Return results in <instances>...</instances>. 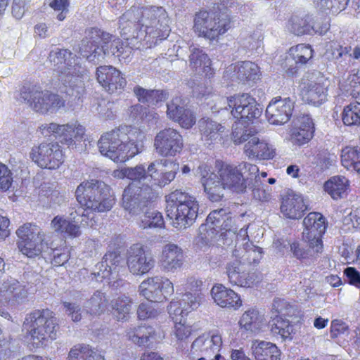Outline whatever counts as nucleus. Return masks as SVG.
I'll return each instance as SVG.
<instances>
[{
  "instance_id": "f257e3e1",
  "label": "nucleus",
  "mask_w": 360,
  "mask_h": 360,
  "mask_svg": "<svg viewBox=\"0 0 360 360\" xmlns=\"http://www.w3.org/2000/svg\"><path fill=\"white\" fill-rule=\"evenodd\" d=\"M198 174L207 198L212 202H219L224 197L228 189L238 194L252 190L253 198L267 201L271 196L269 190L264 188L256 165L242 162L237 165L222 163L217 173L211 172L210 167L201 164Z\"/></svg>"
},
{
  "instance_id": "f03ea898",
  "label": "nucleus",
  "mask_w": 360,
  "mask_h": 360,
  "mask_svg": "<svg viewBox=\"0 0 360 360\" xmlns=\"http://www.w3.org/2000/svg\"><path fill=\"white\" fill-rule=\"evenodd\" d=\"M169 22L167 13L162 6H133L120 18V27L124 34H128L127 28L130 27L136 32V37L144 39L147 47L155 45L158 39L168 37Z\"/></svg>"
},
{
  "instance_id": "7ed1b4c3",
  "label": "nucleus",
  "mask_w": 360,
  "mask_h": 360,
  "mask_svg": "<svg viewBox=\"0 0 360 360\" xmlns=\"http://www.w3.org/2000/svg\"><path fill=\"white\" fill-rule=\"evenodd\" d=\"M49 60L58 80L70 89L65 92L76 97L82 94L84 82L89 75L88 70L80 65L79 58L68 49L56 48L50 51Z\"/></svg>"
},
{
  "instance_id": "20e7f679",
  "label": "nucleus",
  "mask_w": 360,
  "mask_h": 360,
  "mask_svg": "<svg viewBox=\"0 0 360 360\" xmlns=\"http://www.w3.org/2000/svg\"><path fill=\"white\" fill-rule=\"evenodd\" d=\"M136 129L129 125L119 127L105 133L100 138L98 146L100 153L115 162H124L139 153V149L131 136Z\"/></svg>"
},
{
  "instance_id": "39448f33",
  "label": "nucleus",
  "mask_w": 360,
  "mask_h": 360,
  "mask_svg": "<svg viewBox=\"0 0 360 360\" xmlns=\"http://www.w3.org/2000/svg\"><path fill=\"white\" fill-rule=\"evenodd\" d=\"M24 327L34 347L39 348L57 338L59 328L55 314L49 309H36L27 314Z\"/></svg>"
},
{
  "instance_id": "423d86ee",
  "label": "nucleus",
  "mask_w": 360,
  "mask_h": 360,
  "mask_svg": "<svg viewBox=\"0 0 360 360\" xmlns=\"http://www.w3.org/2000/svg\"><path fill=\"white\" fill-rule=\"evenodd\" d=\"M167 215L174 227L184 230L191 226L198 217V203L185 191L176 189L167 197Z\"/></svg>"
},
{
  "instance_id": "0eeeda50",
  "label": "nucleus",
  "mask_w": 360,
  "mask_h": 360,
  "mask_svg": "<svg viewBox=\"0 0 360 360\" xmlns=\"http://www.w3.org/2000/svg\"><path fill=\"white\" fill-rule=\"evenodd\" d=\"M75 196L80 205L92 211L105 212L115 204L110 186L97 179L82 182L76 189Z\"/></svg>"
},
{
  "instance_id": "6e6552de",
  "label": "nucleus",
  "mask_w": 360,
  "mask_h": 360,
  "mask_svg": "<svg viewBox=\"0 0 360 360\" xmlns=\"http://www.w3.org/2000/svg\"><path fill=\"white\" fill-rule=\"evenodd\" d=\"M233 125L231 139L236 144L245 143L244 153L249 158L269 160L274 158V149L263 139H260L255 129Z\"/></svg>"
},
{
  "instance_id": "1a4fd4ad",
  "label": "nucleus",
  "mask_w": 360,
  "mask_h": 360,
  "mask_svg": "<svg viewBox=\"0 0 360 360\" xmlns=\"http://www.w3.org/2000/svg\"><path fill=\"white\" fill-rule=\"evenodd\" d=\"M20 97L30 103L31 108L41 114L56 113L65 106V100L58 94L49 91H41L36 88L23 87Z\"/></svg>"
},
{
  "instance_id": "9d476101",
  "label": "nucleus",
  "mask_w": 360,
  "mask_h": 360,
  "mask_svg": "<svg viewBox=\"0 0 360 360\" xmlns=\"http://www.w3.org/2000/svg\"><path fill=\"white\" fill-rule=\"evenodd\" d=\"M157 197L151 186L138 187L129 184L122 194V206L131 216H137L147 209Z\"/></svg>"
},
{
  "instance_id": "9b49d317",
  "label": "nucleus",
  "mask_w": 360,
  "mask_h": 360,
  "mask_svg": "<svg viewBox=\"0 0 360 360\" xmlns=\"http://www.w3.org/2000/svg\"><path fill=\"white\" fill-rule=\"evenodd\" d=\"M16 234L19 238L18 249L27 257L39 256L47 245L44 243V236L41 233V229L35 224H23L18 229Z\"/></svg>"
},
{
  "instance_id": "f8f14e48",
  "label": "nucleus",
  "mask_w": 360,
  "mask_h": 360,
  "mask_svg": "<svg viewBox=\"0 0 360 360\" xmlns=\"http://www.w3.org/2000/svg\"><path fill=\"white\" fill-rule=\"evenodd\" d=\"M221 102L227 104L233 117L245 122L259 117L262 112V108L255 98L248 94H235L227 98H221Z\"/></svg>"
},
{
  "instance_id": "ddd939ff",
  "label": "nucleus",
  "mask_w": 360,
  "mask_h": 360,
  "mask_svg": "<svg viewBox=\"0 0 360 360\" xmlns=\"http://www.w3.org/2000/svg\"><path fill=\"white\" fill-rule=\"evenodd\" d=\"M112 37V34L100 29L91 27L85 31V37L81 41L79 53L89 62L94 64L103 60V54L98 44H106Z\"/></svg>"
},
{
  "instance_id": "4468645a",
  "label": "nucleus",
  "mask_w": 360,
  "mask_h": 360,
  "mask_svg": "<svg viewBox=\"0 0 360 360\" xmlns=\"http://www.w3.org/2000/svg\"><path fill=\"white\" fill-rule=\"evenodd\" d=\"M30 158L39 167L56 169L63 162V154L56 142H44L32 148Z\"/></svg>"
},
{
  "instance_id": "2eb2a0df",
  "label": "nucleus",
  "mask_w": 360,
  "mask_h": 360,
  "mask_svg": "<svg viewBox=\"0 0 360 360\" xmlns=\"http://www.w3.org/2000/svg\"><path fill=\"white\" fill-rule=\"evenodd\" d=\"M153 146L160 156L174 157L180 153L183 149V136L175 129L165 128L156 134Z\"/></svg>"
},
{
  "instance_id": "dca6fc26",
  "label": "nucleus",
  "mask_w": 360,
  "mask_h": 360,
  "mask_svg": "<svg viewBox=\"0 0 360 360\" xmlns=\"http://www.w3.org/2000/svg\"><path fill=\"white\" fill-rule=\"evenodd\" d=\"M140 295L150 302H162L174 292V286L168 278L160 276L148 278L139 287Z\"/></svg>"
},
{
  "instance_id": "f3484780",
  "label": "nucleus",
  "mask_w": 360,
  "mask_h": 360,
  "mask_svg": "<svg viewBox=\"0 0 360 360\" xmlns=\"http://www.w3.org/2000/svg\"><path fill=\"white\" fill-rule=\"evenodd\" d=\"M272 309L275 310L278 315L272 318L269 322V327L274 335H279L285 340L290 338L293 331V326L288 319L283 316H292L295 314L294 307L289 304L285 300L281 299L274 300Z\"/></svg>"
},
{
  "instance_id": "a211bd4d",
  "label": "nucleus",
  "mask_w": 360,
  "mask_h": 360,
  "mask_svg": "<svg viewBox=\"0 0 360 360\" xmlns=\"http://www.w3.org/2000/svg\"><path fill=\"white\" fill-rule=\"evenodd\" d=\"M28 288L17 279H4L0 286V302L11 308H17L28 301Z\"/></svg>"
},
{
  "instance_id": "6ab92c4d",
  "label": "nucleus",
  "mask_w": 360,
  "mask_h": 360,
  "mask_svg": "<svg viewBox=\"0 0 360 360\" xmlns=\"http://www.w3.org/2000/svg\"><path fill=\"white\" fill-rule=\"evenodd\" d=\"M179 169V164L173 161L155 160L148 165L149 175L146 180L150 181L151 188L153 186L164 187L175 179Z\"/></svg>"
},
{
  "instance_id": "aec40b11",
  "label": "nucleus",
  "mask_w": 360,
  "mask_h": 360,
  "mask_svg": "<svg viewBox=\"0 0 360 360\" xmlns=\"http://www.w3.org/2000/svg\"><path fill=\"white\" fill-rule=\"evenodd\" d=\"M224 77L233 82L250 86L259 79V68L257 64L250 61L231 64L226 68Z\"/></svg>"
},
{
  "instance_id": "412c9836",
  "label": "nucleus",
  "mask_w": 360,
  "mask_h": 360,
  "mask_svg": "<svg viewBox=\"0 0 360 360\" xmlns=\"http://www.w3.org/2000/svg\"><path fill=\"white\" fill-rule=\"evenodd\" d=\"M315 79L309 81L302 90V99L314 105L319 106L326 101L330 81L318 72Z\"/></svg>"
},
{
  "instance_id": "4be33fe9",
  "label": "nucleus",
  "mask_w": 360,
  "mask_h": 360,
  "mask_svg": "<svg viewBox=\"0 0 360 360\" xmlns=\"http://www.w3.org/2000/svg\"><path fill=\"white\" fill-rule=\"evenodd\" d=\"M127 264L131 274L143 275L153 268L155 260L141 244L136 243L127 250Z\"/></svg>"
},
{
  "instance_id": "5701e85b",
  "label": "nucleus",
  "mask_w": 360,
  "mask_h": 360,
  "mask_svg": "<svg viewBox=\"0 0 360 360\" xmlns=\"http://www.w3.org/2000/svg\"><path fill=\"white\" fill-rule=\"evenodd\" d=\"M205 226L217 233H220V236L224 238L228 235H235L238 230L230 215V212L224 208L211 212L206 219Z\"/></svg>"
},
{
  "instance_id": "b1692460",
  "label": "nucleus",
  "mask_w": 360,
  "mask_h": 360,
  "mask_svg": "<svg viewBox=\"0 0 360 360\" xmlns=\"http://www.w3.org/2000/svg\"><path fill=\"white\" fill-rule=\"evenodd\" d=\"M96 77L99 84L109 94L121 91L127 84L122 72L112 65L97 68Z\"/></svg>"
},
{
  "instance_id": "393cba45",
  "label": "nucleus",
  "mask_w": 360,
  "mask_h": 360,
  "mask_svg": "<svg viewBox=\"0 0 360 360\" xmlns=\"http://www.w3.org/2000/svg\"><path fill=\"white\" fill-rule=\"evenodd\" d=\"M293 108L294 102L290 98L272 100L266 109V118L272 124H283L290 120Z\"/></svg>"
},
{
  "instance_id": "a878e982",
  "label": "nucleus",
  "mask_w": 360,
  "mask_h": 360,
  "mask_svg": "<svg viewBox=\"0 0 360 360\" xmlns=\"http://www.w3.org/2000/svg\"><path fill=\"white\" fill-rule=\"evenodd\" d=\"M314 51L311 46L304 44L292 46L288 51V56L284 63V68L288 75L297 73L298 65H304L313 57Z\"/></svg>"
},
{
  "instance_id": "bb28decb",
  "label": "nucleus",
  "mask_w": 360,
  "mask_h": 360,
  "mask_svg": "<svg viewBox=\"0 0 360 360\" xmlns=\"http://www.w3.org/2000/svg\"><path fill=\"white\" fill-rule=\"evenodd\" d=\"M200 299L198 295L188 292L183 295L179 301L171 302L168 306V313L174 322H179L181 318L185 321L184 316L199 307Z\"/></svg>"
},
{
  "instance_id": "cd10ccee",
  "label": "nucleus",
  "mask_w": 360,
  "mask_h": 360,
  "mask_svg": "<svg viewBox=\"0 0 360 360\" xmlns=\"http://www.w3.org/2000/svg\"><path fill=\"white\" fill-rule=\"evenodd\" d=\"M184 259L181 248L176 244L169 243L162 249L160 266L165 272L174 273L181 268Z\"/></svg>"
},
{
  "instance_id": "c85d7f7f",
  "label": "nucleus",
  "mask_w": 360,
  "mask_h": 360,
  "mask_svg": "<svg viewBox=\"0 0 360 360\" xmlns=\"http://www.w3.org/2000/svg\"><path fill=\"white\" fill-rule=\"evenodd\" d=\"M314 131L312 119L308 115H303L297 119V123L291 129L290 141L293 144L304 145L311 139Z\"/></svg>"
},
{
  "instance_id": "c756f323",
  "label": "nucleus",
  "mask_w": 360,
  "mask_h": 360,
  "mask_svg": "<svg viewBox=\"0 0 360 360\" xmlns=\"http://www.w3.org/2000/svg\"><path fill=\"white\" fill-rule=\"evenodd\" d=\"M222 345V338L219 334H203L197 338L191 345V351L200 354L217 355Z\"/></svg>"
},
{
  "instance_id": "7c9ffc66",
  "label": "nucleus",
  "mask_w": 360,
  "mask_h": 360,
  "mask_svg": "<svg viewBox=\"0 0 360 360\" xmlns=\"http://www.w3.org/2000/svg\"><path fill=\"white\" fill-rule=\"evenodd\" d=\"M307 206L301 195L295 193L292 191L283 197L281 211L284 216L289 219H296L301 218Z\"/></svg>"
},
{
  "instance_id": "2f4dec72",
  "label": "nucleus",
  "mask_w": 360,
  "mask_h": 360,
  "mask_svg": "<svg viewBox=\"0 0 360 360\" xmlns=\"http://www.w3.org/2000/svg\"><path fill=\"white\" fill-rule=\"evenodd\" d=\"M211 295L214 302L221 307L236 309L241 306L242 301L238 294L221 284L214 285Z\"/></svg>"
},
{
  "instance_id": "473e14b6",
  "label": "nucleus",
  "mask_w": 360,
  "mask_h": 360,
  "mask_svg": "<svg viewBox=\"0 0 360 360\" xmlns=\"http://www.w3.org/2000/svg\"><path fill=\"white\" fill-rule=\"evenodd\" d=\"M120 22V20L119 21ZM119 28L120 29L121 36L124 39V41H122L121 44V51L118 53L117 57L120 60H124V61H128L130 59V57L132 53V51L134 49H140L142 47L147 46L146 43H145L144 39L136 37V32L128 27L127 31L128 34H124V30L120 27V25H119Z\"/></svg>"
},
{
  "instance_id": "72a5a7b5",
  "label": "nucleus",
  "mask_w": 360,
  "mask_h": 360,
  "mask_svg": "<svg viewBox=\"0 0 360 360\" xmlns=\"http://www.w3.org/2000/svg\"><path fill=\"white\" fill-rule=\"evenodd\" d=\"M250 349L255 360L281 359V352L271 342L254 340L252 341Z\"/></svg>"
},
{
  "instance_id": "f704fd0d",
  "label": "nucleus",
  "mask_w": 360,
  "mask_h": 360,
  "mask_svg": "<svg viewBox=\"0 0 360 360\" xmlns=\"http://www.w3.org/2000/svg\"><path fill=\"white\" fill-rule=\"evenodd\" d=\"M39 129L43 134L53 135L61 143L70 145L73 142L74 125H72V123L66 124L45 123L39 127Z\"/></svg>"
},
{
  "instance_id": "c9c22d12",
  "label": "nucleus",
  "mask_w": 360,
  "mask_h": 360,
  "mask_svg": "<svg viewBox=\"0 0 360 360\" xmlns=\"http://www.w3.org/2000/svg\"><path fill=\"white\" fill-rule=\"evenodd\" d=\"M155 336V329L148 326H132L127 330L128 340L139 346L149 347L156 341Z\"/></svg>"
},
{
  "instance_id": "e433bc0d",
  "label": "nucleus",
  "mask_w": 360,
  "mask_h": 360,
  "mask_svg": "<svg viewBox=\"0 0 360 360\" xmlns=\"http://www.w3.org/2000/svg\"><path fill=\"white\" fill-rule=\"evenodd\" d=\"M198 125L202 139L209 145L220 140L225 129L221 124L208 117L201 118Z\"/></svg>"
},
{
  "instance_id": "4c0bfd02",
  "label": "nucleus",
  "mask_w": 360,
  "mask_h": 360,
  "mask_svg": "<svg viewBox=\"0 0 360 360\" xmlns=\"http://www.w3.org/2000/svg\"><path fill=\"white\" fill-rule=\"evenodd\" d=\"M303 237H322L326 231L325 218L319 212H310L303 220Z\"/></svg>"
},
{
  "instance_id": "58836bf2",
  "label": "nucleus",
  "mask_w": 360,
  "mask_h": 360,
  "mask_svg": "<svg viewBox=\"0 0 360 360\" xmlns=\"http://www.w3.org/2000/svg\"><path fill=\"white\" fill-rule=\"evenodd\" d=\"M148 175V165L146 167L143 165L124 168L122 171L115 173L116 176L127 177L132 181L130 184H136L138 187L150 186V181L146 180V176Z\"/></svg>"
},
{
  "instance_id": "ea45409f",
  "label": "nucleus",
  "mask_w": 360,
  "mask_h": 360,
  "mask_svg": "<svg viewBox=\"0 0 360 360\" xmlns=\"http://www.w3.org/2000/svg\"><path fill=\"white\" fill-rule=\"evenodd\" d=\"M68 360H105L103 354L89 345L77 344L72 347Z\"/></svg>"
},
{
  "instance_id": "a19ab883",
  "label": "nucleus",
  "mask_w": 360,
  "mask_h": 360,
  "mask_svg": "<svg viewBox=\"0 0 360 360\" xmlns=\"http://www.w3.org/2000/svg\"><path fill=\"white\" fill-rule=\"evenodd\" d=\"M239 323L247 331L258 332L264 325V315L257 309L251 308L243 313Z\"/></svg>"
},
{
  "instance_id": "79ce46f5",
  "label": "nucleus",
  "mask_w": 360,
  "mask_h": 360,
  "mask_svg": "<svg viewBox=\"0 0 360 360\" xmlns=\"http://www.w3.org/2000/svg\"><path fill=\"white\" fill-rule=\"evenodd\" d=\"M349 180L343 176H335L324 184V190L334 200L344 198L349 188Z\"/></svg>"
},
{
  "instance_id": "37998d69",
  "label": "nucleus",
  "mask_w": 360,
  "mask_h": 360,
  "mask_svg": "<svg viewBox=\"0 0 360 360\" xmlns=\"http://www.w3.org/2000/svg\"><path fill=\"white\" fill-rule=\"evenodd\" d=\"M189 49L191 52L189 56L191 67L199 72L202 69V72L207 75L208 72L211 70V61L207 55L203 50L193 46H190Z\"/></svg>"
},
{
  "instance_id": "c03bdc74",
  "label": "nucleus",
  "mask_w": 360,
  "mask_h": 360,
  "mask_svg": "<svg viewBox=\"0 0 360 360\" xmlns=\"http://www.w3.org/2000/svg\"><path fill=\"white\" fill-rule=\"evenodd\" d=\"M134 93L139 102L148 105H156L159 102L165 101L168 96L165 91L148 90L141 86H135Z\"/></svg>"
},
{
  "instance_id": "a18cd8bd",
  "label": "nucleus",
  "mask_w": 360,
  "mask_h": 360,
  "mask_svg": "<svg viewBox=\"0 0 360 360\" xmlns=\"http://www.w3.org/2000/svg\"><path fill=\"white\" fill-rule=\"evenodd\" d=\"M233 255L242 259L243 263L257 264L262 257V249L251 243H243V249H236Z\"/></svg>"
},
{
  "instance_id": "49530a36",
  "label": "nucleus",
  "mask_w": 360,
  "mask_h": 360,
  "mask_svg": "<svg viewBox=\"0 0 360 360\" xmlns=\"http://www.w3.org/2000/svg\"><path fill=\"white\" fill-rule=\"evenodd\" d=\"M132 300L124 295L111 301L110 305L113 316L117 321H126L131 311Z\"/></svg>"
},
{
  "instance_id": "de8ad7c7",
  "label": "nucleus",
  "mask_w": 360,
  "mask_h": 360,
  "mask_svg": "<svg viewBox=\"0 0 360 360\" xmlns=\"http://www.w3.org/2000/svg\"><path fill=\"white\" fill-rule=\"evenodd\" d=\"M342 165L347 169H352L360 174V148L346 147L342 150Z\"/></svg>"
},
{
  "instance_id": "09e8293b",
  "label": "nucleus",
  "mask_w": 360,
  "mask_h": 360,
  "mask_svg": "<svg viewBox=\"0 0 360 360\" xmlns=\"http://www.w3.org/2000/svg\"><path fill=\"white\" fill-rule=\"evenodd\" d=\"M107 299L103 292L97 290L91 298L86 301L84 307L86 314L91 316H98L103 313L106 307Z\"/></svg>"
},
{
  "instance_id": "8fccbe9b",
  "label": "nucleus",
  "mask_w": 360,
  "mask_h": 360,
  "mask_svg": "<svg viewBox=\"0 0 360 360\" xmlns=\"http://www.w3.org/2000/svg\"><path fill=\"white\" fill-rule=\"evenodd\" d=\"M164 226L165 221L161 212L155 210L146 209V212L139 224V226L141 229H161L164 227Z\"/></svg>"
},
{
  "instance_id": "3c124183",
  "label": "nucleus",
  "mask_w": 360,
  "mask_h": 360,
  "mask_svg": "<svg viewBox=\"0 0 360 360\" xmlns=\"http://www.w3.org/2000/svg\"><path fill=\"white\" fill-rule=\"evenodd\" d=\"M290 31L297 36L310 34L312 32H316L314 26L311 25V19L309 16L305 18L293 16L290 20Z\"/></svg>"
},
{
  "instance_id": "603ef678",
  "label": "nucleus",
  "mask_w": 360,
  "mask_h": 360,
  "mask_svg": "<svg viewBox=\"0 0 360 360\" xmlns=\"http://www.w3.org/2000/svg\"><path fill=\"white\" fill-rule=\"evenodd\" d=\"M52 228L55 231L66 233L69 236L77 237L80 235V227L73 224L62 217L56 216L51 221Z\"/></svg>"
},
{
  "instance_id": "864d4df0",
  "label": "nucleus",
  "mask_w": 360,
  "mask_h": 360,
  "mask_svg": "<svg viewBox=\"0 0 360 360\" xmlns=\"http://www.w3.org/2000/svg\"><path fill=\"white\" fill-rule=\"evenodd\" d=\"M342 119L347 126L360 127V103L353 102L345 106Z\"/></svg>"
},
{
  "instance_id": "5fc2aeb1",
  "label": "nucleus",
  "mask_w": 360,
  "mask_h": 360,
  "mask_svg": "<svg viewBox=\"0 0 360 360\" xmlns=\"http://www.w3.org/2000/svg\"><path fill=\"white\" fill-rule=\"evenodd\" d=\"M352 47L342 46L339 44L332 42L330 46L327 49L325 56L327 59L335 61V63H341L347 55H350Z\"/></svg>"
},
{
  "instance_id": "6e6d98bb",
  "label": "nucleus",
  "mask_w": 360,
  "mask_h": 360,
  "mask_svg": "<svg viewBox=\"0 0 360 360\" xmlns=\"http://www.w3.org/2000/svg\"><path fill=\"white\" fill-rule=\"evenodd\" d=\"M103 120H114L116 117L115 103L105 99L98 101L94 110Z\"/></svg>"
},
{
  "instance_id": "4d7b16f0",
  "label": "nucleus",
  "mask_w": 360,
  "mask_h": 360,
  "mask_svg": "<svg viewBox=\"0 0 360 360\" xmlns=\"http://www.w3.org/2000/svg\"><path fill=\"white\" fill-rule=\"evenodd\" d=\"M167 115L170 120L176 122L182 115V111H185L184 103L180 98H174L167 105Z\"/></svg>"
},
{
  "instance_id": "13d9d810",
  "label": "nucleus",
  "mask_w": 360,
  "mask_h": 360,
  "mask_svg": "<svg viewBox=\"0 0 360 360\" xmlns=\"http://www.w3.org/2000/svg\"><path fill=\"white\" fill-rule=\"evenodd\" d=\"M238 279L239 281L233 283L232 285L243 288H250L259 281L260 276L255 272H245V271H242Z\"/></svg>"
},
{
  "instance_id": "bf43d9fd",
  "label": "nucleus",
  "mask_w": 360,
  "mask_h": 360,
  "mask_svg": "<svg viewBox=\"0 0 360 360\" xmlns=\"http://www.w3.org/2000/svg\"><path fill=\"white\" fill-rule=\"evenodd\" d=\"M103 259L106 260L107 264L110 265L109 267L115 274H118L120 270L124 267V260L120 255L115 252L106 253Z\"/></svg>"
},
{
  "instance_id": "052dcab7",
  "label": "nucleus",
  "mask_w": 360,
  "mask_h": 360,
  "mask_svg": "<svg viewBox=\"0 0 360 360\" xmlns=\"http://www.w3.org/2000/svg\"><path fill=\"white\" fill-rule=\"evenodd\" d=\"M109 266L110 265L107 264L106 260L103 259L95 266V270L91 274L94 276L92 278H95L97 281H102L103 279L108 278L110 276H112V278H115L113 276L115 274Z\"/></svg>"
},
{
  "instance_id": "680f3d73",
  "label": "nucleus",
  "mask_w": 360,
  "mask_h": 360,
  "mask_svg": "<svg viewBox=\"0 0 360 360\" xmlns=\"http://www.w3.org/2000/svg\"><path fill=\"white\" fill-rule=\"evenodd\" d=\"M342 89L348 94L355 96L360 93V77L352 75L342 84Z\"/></svg>"
},
{
  "instance_id": "e2e57ef3",
  "label": "nucleus",
  "mask_w": 360,
  "mask_h": 360,
  "mask_svg": "<svg viewBox=\"0 0 360 360\" xmlns=\"http://www.w3.org/2000/svg\"><path fill=\"white\" fill-rule=\"evenodd\" d=\"M241 263H243L242 260L236 259L229 262L226 265V272L229 278V281L231 284L239 281L238 278L243 271L241 269Z\"/></svg>"
},
{
  "instance_id": "0e129e2a",
  "label": "nucleus",
  "mask_w": 360,
  "mask_h": 360,
  "mask_svg": "<svg viewBox=\"0 0 360 360\" xmlns=\"http://www.w3.org/2000/svg\"><path fill=\"white\" fill-rule=\"evenodd\" d=\"M63 305L66 314L70 316L72 321H80L83 317V312L81 307L77 303L63 302Z\"/></svg>"
},
{
  "instance_id": "69168bd1",
  "label": "nucleus",
  "mask_w": 360,
  "mask_h": 360,
  "mask_svg": "<svg viewBox=\"0 0 360 360\" xmlns=\"http://www.w3.org/2000/svg\"><path fill=\"white\" fill-rule=\"evenodd\" d=\"M112 37L106 44H103L101 49V53L103 54V59H104L105 56L107 54H112L117 57L118 53L121 51V44L122 41L119 39H114L112 41Z\"/></svg>"
},
{
  "instance_id": "338daca9",
  "label": "nucleus",
  "mask_w": 360,
  "mask_h": 360,
  "mask_svg": "<svg viewBox=\"0 0 360 360\" xmlns=\"http://www.w3.org/2000/svg\"><path fill=\"white\" fill-rule=\"evenodd\" d=\"M174 334L179 340H184L191 334V326L186 324V321L181 318L179 322L174 323Z\"/></svg>"
},
{
  "instance_id": "774afa93",
  "label": "nucleus",
  "mask_w": 360,
  "mask_h": 360,
  "mask_svg": "<svg viewBox=\"0 0 360 360\" xmlns=\"http://www.w3.org/2000/svg\"><path fill=\"white\" fill-rule=\"evenodd\" d=\"M13 176L11 170L0 162V190L7 191L11 186Z\"/></svg>"
}]
</instances>
